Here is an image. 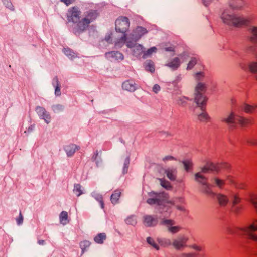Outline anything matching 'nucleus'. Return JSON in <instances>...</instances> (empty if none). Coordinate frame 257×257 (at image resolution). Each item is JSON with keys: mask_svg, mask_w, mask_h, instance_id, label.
<instances>
[{"mask_svg": "<svg viewBox=\"0 0 257 257\" xmlns=\"http://www.w3.org/2000/svg\"><path fill=\"white\" fill-rule=\"evenodd\" d=\"M137 41L128 40L127 36L124 35L115 41V45L117 48H121L125 44L127 47L130 49L133 55L137 57H142L145 48L142 45L138 43Z\"/></svg>", "mask_w": 257, "mask_h": 257, "instance_id": "nucleus-1", "label": "nucleus"}, {"mask_svg": "<svg viewBox=\"0 0 257 257\" xmlns=\"http://www.w3.org/2000/svg\"><path fill=\"white\" fill-rule=\"evenodd\" d=\"M97 17V13L95 11L90 10L86 12L84 18L80 21L77 25L80 31L85 30L89 24L93 21Z\"/></svg>", "mask_w": 257, "mask_h": 257, "instance_id": "nucleus-2", "label": "nucleus"}, {"mask_svg": "<svg viewBox=\"0 0 257 257\" xmlns=\"http://www.w3.org/2000/svg\"><path fill=\"white\" fill-rule=\"evenodd\" d=\"M130 22L128 18L121 16L117 18L115 21V29L118 32L123 34L122 36L126 35L125 33L130 27Z\"/></svg>", "mask_w": 257, "mask_h": 257, "instance_id": "nucleus-3", "label": "nucleus"}, {"mask_svg": "<svg viewBox=\"0 0 257 257\" xmlns=\"http://www.w3.org/2000/svg\"><path fill=\"white\" fill-rule=\"evenodd\" d=\"M148 33L147 29L141 26H138L134 28L127 37V39H131L133 40L138 41L143 36Z\"/></svg>", "mask_w": 257, "mask_h": 257, "instance_id": "nucleus-4", "label": "nucleus"}, {"mask_svg": "<svg viewBox=\"0 0 257 257\" xmlns=\"http://www.w3.org/2000/svg\"><path fill=\"white\" fill-rule=\"evenodd\" d=\"M150 198L147 200V203L150 205L156 204L159 206V209H161L162 207L164 206L165 202L163 200V194H157L154 192L150 193Z\"/></svg>", "mask_w": 257, "mask_h": 257, "instance_id": "nucleus-5", "label": "nucleus"}, {"mask_svg": "<svg viewBox=\"0 0 257 257\" xmlns=\"http://www.w3.org/2000/svg\"><path fill=\"white\" fill-rule=\"evenodd\" d=\"M187 58V54L185 53H183L178 57H176L169 62L166 65L173 70H176L180 66L181 62L186 61Z\"/></svg>", "mask_w": 257, "mask_h": 257, "instance_id": "nucleus-6", "label": "nucleus"}, {"mask_svg": "<svg viewBox=\"0 0 257 257\" xmlns=\"http://www.w3.org/2000/svg\"><path fill=\"white\" fill-rule=\"evenodd\" d=\"M161 223L166 226L168 231L172 234L177 233L181 229V227L176 225L175 222L172 220H164L161 221Z\"/></svg>", "mask_w": 257, "mask_h": 257, "instance_id": "nucleus-7", "label": "nucleus"}, {"mask_svg": "<svg viewBox=\"0 0 257 257\" xmlns=\"http://www.w3.org/2000/svg\"><path fill=\"white\" fill-rule=\"evenodd\" d=\"M248 236L249 238L257 242V220L247 228L241 229Z\"/></svg>", "mask_w": 257, "mask_h": 257, "instance_id": "nucleus-8", "label": "nucleus"}, {"mask_svg": "<svg viewBox=\"0 0 257 257\" xmlns=\"http://www.w3.org/2000/svg\"><path fill=\"white\" fill-rule=\"evenodd\" d=\"M36 111L39 117L43 119L47 124L50 122L51 119L50 114L44 107L37 106L36 108Z\"/></svg>", "mask_w": 257, "mask_h": 257, "instance_id": "nucleus-9", "label": "nucleus"}, {"mask_svg": "<svg viewBox=\"0 0 257 257\" xmlns=\"http://www.w3.org/2000/svg\"><path fill=\"white\" fill-rule=\"evenodd\" d=\"M188 240V238L185 236H180L173 240L172 245L177 250H180L186 246V243Z\"/></svg>", "mask_w": 257, "mask_h": 257, "instance_id": "nucleus-10", "label": "nucleus"}, {"mask_svg": "<svg viewBox=\"0 0 257 257\" xmlns=\"http://www.w3.org/2000/svg\"><path fill=\"white\" fill-rule=\"evenodd\" d=\"M80 15L81 12L78 8L75 7H73L68 11V20L69 21L76 22L79 20Z\"/></svg>", "mask_w": 257, "mask_h": 257, "instance_id": "nucleus-11", "label": "nucleus"}, {"mask_svg": "<svg viewBox=\"0 0 257 257\" xmlns=\"http://www.w3.org/2000/svg\"><path fill=\"white\" fill-rule=\"evenodd\" d=\"M248 22V20L246 17L234 14L231 25L240 27L247 24Z\"/></svg>", "mask_w": 257, "mask_h": 257, "instance_id": "nucleus-12", "label": "nucleus"}, {"mask_svg": "<svg viewBox=\"0 0 257 257\" xmlns=\"http://www.w3.org/2000/svg\"><path fill=\"white\" fill-rule=\"evenodd\" d=\"M143 222L146 227H153L157 224L158 219L152 215H146L143 216Z\"/></svg>", "mask_w": 257, "mask_h": 257, "instance_id": "nucleus-13", "label": "nucleus"}, {"mask_svg": "<svg viewBox=\"0 0 257 257\" xmlns=\"http://www.w3.org/2000/svg\"><path fill=\"white\" fill-rule=\"evenodd\" d=\"M105 57L110 60L122 61L124 59L123 55L118 51H111L105 54Z\"/></svg>", "mask_w": 257, "mask_h": 257, "instance_id": "nucleus-14", "label": "nucleus"}, {"mask_svg": "<svg viewBox=\"0 0 257 257\" xmlns=\"http://www.w3.org/2000/svg\"><path fill=\"white\" fill-rule=\"evenodd\" d=\"M194 102L199 107H202L207 102V98L204 93L194 94Z\"/></svg>", "mask_w": 257, "mask_h": 257, "instance_id": "nucleus-15", "label": "nucleus"}, {"mask_svg": "<svg viewBox=\"0 0 257 257\" xmlns=\"http://www.w3.org/2000/svg\"><path fill=\"white\" fill-rule=\"evenodd\" d=\"M234 15L229 10H224L221 15V19L224 23L231 25Z\"/></svg>", "mask_w": 257, "mask_h": 257, "instance_id": "nucleus-16", "label": "nucleus"}, {"mask_svg": "<svg viewBox=\"0 0 257 257\" xmlns=\"http://www.w3.org/2000/svg\"><path fill=\"white\" fill-rule=\"evenodd\" d=\"M207 89V86L206 83L203 81H198L194 88V94L204 93Z\"/></svg>", "mask_w": 257, "mask_h": 257, "instance_id": "nucleus-17", "label": "nucleus"}, {"mask_svg": "<svg viewBox=\"0 0 257 257\" xmlns=\"http://www.w3.org/2000/svg\"><path fill=\"white\" fill-rule=\"evenodd\" d=\"M122 88L130 92H134L137 89V85L135 82L132 80L124 81L122 85Z\"/></svg>", "mask_w": 257, "mask_h": 257, "instance_id": "nucleus-18", "label": "nucleus"}, {"mask_svg": "<svg viewBox=\"0 0 257 257\" xmlns=\"http://www.w3.org/2000/svg\"><path fill=\"white\" fill-rule=\"evenodd\" d=\"M177 169L174 167H169L165 169V173L167 178L171 181H174L176 179Z\"/></svg>", "mask_w": 257, "mask_h": 257, "instance_id": "nucleus-19", "label": "nucleus"}, {"mask_svg": "<svg viewBox=\"0 0 257 257\" xmlns=\"http://www.w3.org/2000/svg\"><path fill=\"white\" fill-rule=\"evenodd\" d=\"M194 113L197 116L198 120L201 122H207L210 120V117L208 113L202 110L200 113H197L194 110Z\"/></svg>", "mask_w": 257, "mask_h": 257, "instance_id": "nucleus-20", "label": "nucleus"}, {"mask_svg": "<svg viewBox=\"0 0 257 257\" xmlns=\"http://www.w3.org/2000/svg\"><path fill=\"white\" fill-rule=\"evenodd\" d=\"M215 195L219 204L222 206H225L229 202L228 197L221 193L214 194Z\"/></svg>", "mask_w": 257, "mask_h": 257, "instance_id": "nucleus-21", "label": "nucleus"}, {"mask_svg": "<svg viewBox=\"0 0 257 257\" xmlns=\"http://www.w3.org/2000/svg\"><path fill=\"white\" fill-rule=\"evenodd\" d=\"M238 115L234 112L231 111L228 115L223 118V121L227 123L235 124L236 121V117Z\"/></svg>", "mask_w": 257, "mask_h": 257, "instance_id": "nucleus-22", "label": "nucleus"}, {"mask_svg": "<svg viewBox=\"0 0 257 257\" xmlns=\"http://www.w3.org/2000/svg\"><path fill=\"white\" fill-rule=\"evenodd\" d=\"M202 173H207L209 171H216V167L215 164L212 163H208L204 166L201 167L200 168Z\"/></svg>", "mask_w": 257, "mask_h": 257, "instance_id": "nucleus-23", "label": "nucleus"}, {"mask_svg": "<svg viewBox=\"0 0 257 257\" xmlns=\"http://www.w3.org/2000/svg\"><path fill=\"white\" fill-rule=\"evenodd\" d=\"M78 149V147L74 144L68 145L65 148V151L68 156H72Z\"/></svg>", "mask_w": 257, "mask_h": 257, "instance_id": "nucleus-24", "label": "nucleus"}, {"mask_svg": "<svg viewBox=\"0 0 257 257\" xmlns=\"http://www.w3.org/2000/svg\"><path fill=\"white\" fill-rule=\"evenodd\" d=\"M195 180L202 185H206L207 178L201 174V172H198L195 174Z\"/></svg>", "mask_w": 257, "mask_h": 257, "instance_id": "nucleus-25", "label": "nucleus"}, {"mask_svg": "<svg viewBox=\"0 0 257 257\" xmlns=\"http://www.w3.org/2000/svg\"><path fill=\"white\" fill-rule=\"evenodd\" d=\"M59 220L60 222L63 225H66L69 222L68 213L66 211H63L61 212Z\"/></svg>", "mask_w": 257, "mask_h": 257, "instance_id": "nucleus-26", "label": "nucleus"}, {"mask_svg": "<svg viewBox=\"0 0 257 257\" xmlns=\"http://www.w3.org/2000/svg\"><path fill=\"white\" fill-rule=\"evenodd\" d=\"M157 51V48L156 47H152L147 50L145 49L144 50L142 58L145 59L150 57L153 53H155Z\"/></svg>", "mask_w": 257, "mask_h": 257, "instance_id": "nucleus-27", "label": "nucleus"}, {"mask_svg": "<svg viewBox=\"0 0 257 257\" xmlns=\"http://www.w3.org/2000/svg\"><path fill=\"white\" fill-rule=\"evenodd\" d=\"M53 84L55 87V94L57 96H59L61 95L60 92V83L57 77L53 79Z\"/></svg>", "mask_w": 257, "mask_h": 257, "instance_id": "nucleus-28", "label": "nucleus"}, {"mask_svg": "<svg viewBox=\"0 0 257 257\" xmlns=\"http://www.w3.org/2000/svg\"><path fill=\"white\" fill-rule=\"evenodd\" d=\"M184 169L186 172L190 171L193 167V163L191 159H186L182 161Z\"/></svg>", "mask_w": 257, "mask_h": 257, "instance_id": "nucleus-29", "label": "nucleus"}, {"mask_svg": "<svg viewBox=\"0 0 257 257\" xmlns=\"http://www.w3.org/2000/svg\"><path fill=\"white\" fill-rule=\"evenodd\" d=\"M106 238V235L104 233L97 234L94 238L95 242L98 244H102Z\"/></svg>", "mask_w": 257, "mask_h": 257, "instance_id": "nucleus-30", "label": "nucleus"}, {"mask_svg": "<svg viewBox=\"0 0 257 257\" xmlns=\"http://www.w3.org/2000/svg\"><path fill=\"white\" fill-rule=\"evenodd\" d=\"M125 222L127 225L134 226L137 223V218L134 215L129 216L125 219Z\"/></svg>", "mask_w": 257, "mask_h": 257, "instance_id": "nucleus-31", "label": "nucleus"}, {"mask_svg": "<svg viewBox=\"0 0 257 257\" xmlns=\"http://www.w3.org/2000/svg\"><path fill=\"white\" fill-rule=\"evenodd\" d=\"M63 52L67 57H68L71 59L75 58L78 56L76 53H75L72 50L68 48H64Z\"/></svg>", "mask_w": 257, "mask_h": 257, "instance_id": "nucleus-32", "label": "nucleus"}, {"mask_svg": "<svg viewBox=\"0 0 257 257\" xmlns=\"http://www.w3.org/2000/svg\"><path fill=\"white\" fill-rule=\"evenodd\" d=\"M121 192L119 190H115L111 196V201L112 203L115 204L118 202Z\"/></svg>", "mask_w": 257, "mask_h": 257, "instance_id": "nucleus-33", "label": "nucleus"}, {"mask_svg": "<svg viewBox=\"0 0 257 257\" xmlns=\"http://www.w3.org/2000/svg\"><path fill=\"white\" fill-rule=\"evenodd\" d=\"M256 107H257L256 105H252L244 103L243 105L242 109L246 113H250L253 112Z\"/></svg>", "mask_w": 257, "mask_h": 257, "instance_id": "nucleus-34", "label": "nucleus"}, {"mask_svg": "<svg viewBox=\"0 0 257 257\" xmlns=\"http://www.w3.org/2000/svg\"><path fill=\"white\" fill-rule=\"evenodd\" d=\"M190 100H191V99L189 97L181 96L177 99L176 101L177 103L179 105L185 106L187 104V102Z\"/></svg>", "mask_w": 257, "mask_h": 257, "instance_id": "nucleus-35", "label": "nucleus"}, {"mask_svg": "<svg viewBox=\"0 0 257 257\" xmlns=\"http://www.w3.org/2000/svg\"><path fill=\"white\" fill-rule=\"evenodd\" d=\"M198 61V59L196 57H191L190 60H189L187 67V70H190L193 69V68L195 66V65L197 64Z\"/></svg>", "mask_w": 257, "mask_h": 257, "instance_id": "nucleus-36", "label": "nucleus"}, {"mask_svg": "<svg viewBox=\"0 0 257 257\" xmlns=\"http://www.w3.org/2000/svg\"><path fill=\"white\" fill-rule=\"evenodd\" d=\"M252 34L251 41L257 43V26H252L250 29Z\"/></svg>", "mask_w": 257, "mask_h": 257, "instance_id": "nucleus-37", "label": "nucleus"}, {"mask_svg": "<svg viewBox=\"0 0 257 257\" xmlns=\"http://www.w3.org/2000/svg\"><path fill=\"white\" fill-rule=\"evenodd\" d=\"M91 243L87 240H84L81 241L80 243V247L82 249V254L87 250V249L90 246Z\"/></svg>", "mask_w": 257, "mask_h": 257, "instance_id": "nucleus-38", "label": "nucleus"}, {"mask_svg": "<svg viewBox=\"0 0 257 257\" xmlns=\"http://www.w3.org/2000/svg\"><path fill=\"white\" fill-rule=\"evenodd\" d=\"M145 69L146 71L153 73L155 71L154 64L152 62L148 61L145 63Z\"/></svg>", "mask_w": 257, "mask_h": 257, "instance_id": "nucleus-39", "label": "nucleus"}, {"mask_svg": "<svg viewBox=\"0 0 257 257\" xmlns=\"http://www.w3.org/2000/svg\"><path fill=\"white\" fill-rule=\"evenodd\" d=\"M248 201L253 205L257 212V194L250 195Z\"/></svg>", "mask_w": 257, "mask_h": 257, "instance_id": "nucleus-40", "label": "nucleus"}, {"mask_svg": "<svg viewBox=\"0 0 257 257\" xmlns=\"http://www.w3.org/2000/svg\"><path fill=\"white\" fill-rule=\"evenodd\" d=\"M236 122H238L241 126H244L248 123L249 120L245 118L238 115L236 117Z\"/></svg>", "mask_w": 257, "mask_h": 257, "instance_id": "nucleus-41", "label": "nucleus"}, {"mask_svg": "<svg viewBox=\"0 0 257 257\" xmlns=\"http://www.w3.org/2000/svg\"><path fill=\"white\" fill-rule=\"evenodd\" d=\"M73 192L76 194L77 196H79L83 193L82 187L79 184H77L74 185Z\"/></svg>", "mask_w": 257, "mask_h": 257, "instance_id": "nucleus-42", "label": "nucleus"}, {"mask_svg": "<svg viewBox=\"0 0 257 257\" xmlns=\"http://www.w3.org/2000/svg\"><path fill=\"white\" fill-rule=\"evenodd\" d=\"M92 196L95 198L96 200L100 202L101 208H103L104 204L103 201V197L102 195L96 192H93Z\"/></svg>", "mask_w": 257, "mask_h": 257, "instance_id": "nucleus-43", "label": "nucleus"}, {"mask_svg": "<svg viewBox=\"0 0 257 257\" xmlns=\"http://www.w3.org/2000/svg\"><path fill=\"white\" fill-rule=\"evenodd\" d=\"M212 180L214 181L215 185L219 188H222L225 184L224 180L217 177L213 178Z\"/></svg>", "mask_w": 257, "mask_h": 257, "instance_id": "nucleus-44", "label": "nucleus"}, {"mask_svg": "<svg viewBox=\"0 0 257 257\" xmlns=\"http://www.w3.org/2000/svg\"><path fill=\"white\" fill-rule=\"evenodd\" d=\"M147 243L152 246L154 249L158 250L159 249V246L155 242L154 240L150 237L147 238Z\"/></svg>", "mask_w": 257, "mask_h": 257, "instance_id": "nucleus-45", "label": "nucleus"}, {"mask_svg": "<svg viewBox=\"0 0 257 257\" xmlns=\"http://www.w3.org/2000/svg\"><path fill=\"white\" fill-rule=\"evenodd\" d=\"M204 74L202 72H197L194 74V77L196 82H198V81H202V80L204 78Z\"/></svg>", "mask_w": 257, "mask_h": 257, "instance_id": "nucleus-46", "label": "nucleus"}, {"mask_svg": "<svg viewBox=\"0 0 257 257\" xmlns=\"http://www.w3.org/2000/svg\"><path fill=\"white\" fill-rule=\"evenodd\" d=\"M159 180L160 181L161 185L163 188H164L167 190L171 189V186L170 185V183L168 181H166V180H163L161 179H160Z\"/></svg>", "mask_w": 257, "mask_h": 257, "instance_id": "nucleus-47", "label": "nucleus"}, {"mask_svg": "<svg viewBox=\"0 0 257 257\" xmlns=\"http://www.w3.org/2000/svg\"><path fill=\"white\" fill-rule=\"evenodd\" d=\"M184 201L183 198L179 197L172 199L170 201L169 203L172 205H175L177 203H183Z\"/></svg>", "mask_w": 257, "mask_h": 257, "instance_id": "nucleus-48", "label": "nucleus"}, {"mask_svg": "<svg viewBox=\"0 0 257 257\" xmlns=\"http://www.w3.org/2000/svg\"><path fill=\"white\" fill-rule=\"evenodd\" d=\"M3 4L5 6L11 11L14 10V7L13 6L10 0H3Z\"/></svg>", "mask_w": 257, "mask_h": 257, "instance_id": "nucleus-49", "label": "nucleus"}, {"mask_svg": "<svg viewBox=\"0 0 257 257\" xmlns=\"http://www.w3.org/2000/svg\"><path fill=\"white\" fill-rule=\"evenodd\" d=\"M129 164H130L129 159L128 158H126L125 159L124 162L123 170H122L123 173L124 174L127 173Z\"/></svg>", "mask_w": 257, "mask_h": 257, "instance_id": "nucleus-50", "label": "nucleus"}, {"mask_svg": "<svg viewBox=\"0 0 257 257\" xmlns=\"http://www.w3.org/2000/svg\"><path fill=\"white\" fill-rule=\"evenodd\" d=\"M52 110L54 111V112L58 113L59 112L62 111V110L63 109V107L62 105H61L60 104H56V105H53L52 107Z\"/></svg>", "mask_w": 257, "mask_h": 257, "instance_id": "nucleus-51", "label": "nucleus"}, {"mask_svg": "<svg viewBox=\"0 0 257 257\" xmlns=\"http://www.w3.org/2000/svg\"><path fill=\"white\" fill-rule=\"evenodd\" d=\"M202 186H203V189L204 190V191L206 193L214 194L213 193L211 192L210 191V185L209 184H208L207 183V182H206V185H202Z\"/></svg>", "mask_w": 257, "mask_h": 257, "instance_id": "nucleus-52", "label": "nucleus"}, {"mask_svg": "<svg viewBox=\"0 0 257 257\" xmlns=\"http://www.w3.org/2000/svg\"><path fill=\"white\" fill-rule=\"evenodd\" d=\"M161 90V87L158 84H155L152 90L155 93H158Z\"/></svg>", "mask_w": 257, "mask_h": 257, "instance_id": "nucleus-53", "label": "nucleus"}, {"mask_svg": "<svg viewBox=\"0 0 257 257\" xmlns=\"http://www.w3.org/2000/svg\"><path fill=\"white\" fill-rule=\"evenodd\" d=\"M17 223L18 225H21L23 222V217L21 212L19 213V216L16 219Z\"/></svg>", "mask_w": 257, "mask_h": 257, "instance_id": "nucleus-54", "label": "nucleus"}, {"mask_svg": "<svg viewBox=\"0 0 257 257\" xmlns=\"http://www.w3.org/2000/svg\"><path fill=\"white\" fill-rule=\"evenodd\" d=\"M163 161L165 162L168 161L175 160L176 159L172 156H167L162 159Z\"/></svg>", "mask_w": 257, "mask_h": 257, "instance_id": "nucleus-55", "label": "nucleus"}, {"mask_svg": "<svg viewBox=\"0 0 257 257\" xmlns=\"http://www.w3.org/2000/svg\"><path fill=\"white\" fill-rule=\"evenodd\" d=\"M240 201V198L238 197L236 195H234L233 196V199L232 201V203L233 205H235L237 204Z\"/></svg>", "mask_w": 257, "mask_h": 257, "instance_id": "nucleus-56", "label": "nucleus"}, {"mask_svg": "<svg viewBox=\"0 0 257 257\" xmlns=\"http://www.w3.org/2000/svg\"><path fill=\"white\" fill-rule=\"evenodd\" d=\"M112 34H108L106 35L105 37V40L107 42L111 43L112 42Z\"/></svg>", "mask_w": 257, "mask_h": 257, "instance_id": "nucleus-57", "label": "nucleus"}, {"mask_svg": "<svg viewBox=\"0 0 257 257\" xmlns=\"http://www.w3.org/2000/svg\"><path fill=\"white\" fill-rule=\"evenodd\" d=\"M190 247L192 248V249H194L195 250H197V251H199L201 250V247H200L196 244H193V245H191Z\"/></svg>", "mask_w": 257, "mask_h": 257, "instance_id": "nucleus-58", "label": "nucleus"}, {"mask_svg": "<svg viewBox=\"0 0 257 257\" xmlns=\"http://www.w3.org/2000/svg\"><path fill=\"white\" fill-rule=\"evenodd\" d=\"M182 256V257H195V254L193 253H183Z\"/></svg>", "mask_w": 257, "mask_h": 257, "instance_id": "nucleus-59", "label": "nucleus"}, {"mask_svg": "<svg viewBox=\"0 0 257 257\" xmlns=\"http://www.w3.org/2000/svg\"><path fill=\"white\" fill-rule=\"evenodd\" d=\"M61 1L65 3L67 6H68L73 3L75 0H61Z\"/></svg>", "mask_w": 257, "mask_h": 257, "instance_id": "nucleus-60", "label": "nucleus"}, {"mask_svg": "<svg viewBox=\"0 0 257 257\" xmlns=\"http://www.w3.org/2000/svg\"><path fill=\"white\" fill-rule=\"evenodd\" d=\"M212 0H203V4L206 6H207L209 5H210L212 3Z\"/></svg>", "mask_w": 257, "mask_h": 257, "instance_id": "nucleus-61", "label": "nucleus"}, {"mask_svg": "<svg viewBox=\"0 0 257 257\" xmlns=\"http://www.w3.org/2000/svg\"><path fill=\"white\" fill-rule=\"evenodd\" d=\"M98 156V151H96L95 152L94 154L93 155V157H92V159H93L94 161H95V160H96V159H97V158Z\"/></svg>", "mask_w": 257, "mask_h": 257, "instance_id": "nucleus-62", "label": "nucleus"}, {"mask_svg": "<svg viewBox=\"0 0 257 257\" xmlns=\"http://www.w3.org/2000/svg\"><path fill=\"white\" fill-rule=\"evenodd\" d=\"M165 50L166 51H173L174 48L172 47H166L165 48Z\"/></svg>", "mask_w": 257, "mask_h": 257, "instance_id": "nucleus-63", "label": "nucleus"}, {"mask_svg": "<svg viewBox=\"0 0 257 257\" xmlns=\"http://www.w3.org/2000/svg\"><path fill=\"white\" fill-rule=\"evenodd\" d=\"M176 208H177V209H178L179 210H181V211H184V207H183L182 206H177Z\"/></svg>", "mask_w": 257, "mask_h": 257, "instance_id": "nucleus-64", "label": "nucleus"}]
</instances>
